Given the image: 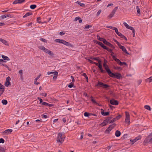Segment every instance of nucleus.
Wrapping results in <instances>:
<instances>
[{
    "instance_id": "44",
    "label": "nucleus",
    "mask_w": 152,
    "mask_h": 152,
    "mask_svg": "<svg viewBox=\"0 0 152 152\" xmlns=\"http://www.w3.org/2000/svg\"><path fill=\"white\" fill-rule=\"evenodd\" d=\"M38 47L40 49L42 50L43 51H44V50L45 48V47H44V46H38Z\"/></svg>"
},
{
    "instance_id": "27",
    "label": "nucleus",
    "mask_w": 152,
    "mask_h": 152,
    "mask_svg": "<svg viewBox=\"0 0 152 152\" xmlns=\"http://www.w3.org/2000/svg\"><path fill=\"white\" fill-rule=\"evenodd\" d=\"M104 84L101 82L98 81L97 86H103Z\"/></svg>"
},
{
    "instance_id": "23",
    "label": "nucleus",
    "mask_w": 152,
    "mask_h": 152,
    "mask_svg": "<svg viewBox=\"0 0 152 152\" xmlns=\"http://www.w3.org/2000/svg\"><path fill=\"white\" fill-rule=\"evenodd\" d=\"M1 57L3 58V60H4L7 61H9L10 60V59L8 57L6 56L2 55Z\"/></svg>"
},
{
    "instance_id": "28",
    "label": "nucleus",
    "mask_w": 152,
    "mask_h": 152,
    "mask_svg": "<svg viewBox=\"0 0 152 152\" xmlns=\"http://www.w3.org/2000/svg\"><path fill=\"white\" fill-rule=\"evenodd\" d=\"M97 39L99 41L103 42V41L104 40V39H105L101 38L100 37V36L99 35H98L97 36Z\"/></svg>"
},
{
    "instance_id": "58",
    "label": "nucleus",
    "mask_w": 152,
    "mask_h": 152,
    "mask_svg": "<svg viewBox=\"0 0 152 152\" xmlns=\"http://www.w3.org/2000/svg\"><path fill=\"white\" fill-rule=\"evenodd\" d=\"M101 12L102 10H99L97 13L96 16H98L100 15Z\"/></svg>"
},
{
    "instance_id": "59",
    "label": "nucleus",
    "mask_w": 152,
    "mask_h": 152,
    "mask_svg": "<svg viewBox=\"0 0 152 152\" xmlns=\"http://www.w3.org/2000/svg\"><path fill=\"white\" fill-rule=\"evenodd\" d=\"M40 17H38L37 19V21L38 23H40L41 22L40 21Z\"/></svg>"
},
{
    "instance_id": "37",
    "label": "nucleus",
    "mask_w": 152,
    "mask_h": 152,
    "mask_svg": "<svg viewBox=\"0 0 152 152\" xmlns=\"http://www.w3.org/2000/svg\"><path fill=\"white\" fill-rule=\"evenodd\" d=\"M37 7V6L35 4L31 5L30 6V8L31 9H34Z\"/></svg>"
},
{
    "instance_id": "49",
    "label": "nucleus",
    "mask_w": 152,
    "mask_h": 152,
    "mask_svg": "<svg viewBox=\"0 0 152 152\" xmlns=\"http://www.w3.org/2000/svg\"><path fill=\"white\" fill-rule=\"evenodd\" d=\"M121 117V115H118L116 116L115 118L116 119V120H119Z\"/></svg>"
},
{
    "instance_id": "47",
    "label": "nucleus",
    "mask_w": 152,
    "mask_h": 152,
    "mask_svg": "<svg viewBox=\"0 0 152 152\" xmlns=\"http://www.w3.org/2000/svg\"><path fill=\"white\" fill-rule=\"evenodd\" d=\"M4 86L1 83H0V89L4 90Z\"/></svg>"
},
{
    "instance_id": "30",
    "label": "nucleus",
    "mask_w": 152,
    "mask_h": 152,
    "mask_svg": "<svg viewBox=\"0 0 152 152\" xmlns=\"http://www.w3.org/2000/svg\"><path fill=\"white\" fill-rule=\"evenodd\" d=\"M104 49H105L108 51L110 53H111L112 52V50L111 49H110L108 48L106 46Z\"/></svg>"
},
{
    "instance_id": "50",
    "label": "nucleus",
    "mask_w": 152,
    "mask_h": 152,
    "mask_svg": "<svg viewBox=\"0 0 152 152\" xmlns=\"http://www.w3.org/2000/svg\"><path fill=\"white\" fill-rule=\"evenodd\" d=\"M110 86L107 84H104L103 85V87L105 88H107L110 87Z\"/></svg>"
},
{
    "instance_id": "21",
    "label": "nucleus",
    "mask_w": 152,
    "mask_h": 152,
    "mask_svg": "<svg viewBox=\"0 0 152 152\" xmlns=\"http://www.w3.org/2000/svg\"><path fill=\"white\" fill-rule=\"evenodd\" d=\"M121 135V133L119 131L117 130L115 133V135L117 137H119Z\"/></svg>"
},
{
    "instance_id": "9",
    "label": "nucleus",
    "mask_w": 152,
    "mask_h": 152,
    "mask_svg": "<svg viewBox=\"0 0 152 152\" xmlns=\"http://www.w3.org/2000/svg\"><path fill=\"white\" fill-rule=\"evenodd\" d=\"M101 112L102 115L104 116L108 115L110 113L109 112H104V110L102 109H101Z\"/></svg>"
},
{
    "instance_id": "14",
    "label": "nucleus",
    "mask_w": 152,
    "mask_h": 152,
    "mask_svg": "<svg viewBox=\"0 0 152 152\" xmlns=\"http://www.w3.org/2000/svg\"><path fill=\"white\" fill-rule=\"evenodd\" d=\"M43 51L45 53H48L50 55H51L53 54V53L51 51H50L48 49H46L45 48Z\"/></svg>"
},
{
    "instance_id": "6",
    "label": "nucleus",
    "mask_w": 152,
    "mask_h": 152,
    "mask_svg": "<svg viewBox=\"0 0 152 152\" xmlns=\"http://www.w3.org/2000/svg\"><path fill=\"white\" fill-rule=\"evenodd\" d=\"M118 9V7H115L113 10V11L111 12V13L110 14V15L108 16V17L109 18H111L113 17Z\"/></svg>"
},
{
    "instance_id": "38",
    "label": "nucleus",
    "mask_w": 152,
    "mask_h": 152,
    "mask_svg": "<svg viewBox=\"0 0 152 152\" xmlns=\"http://www.w3.org/2000/svg\"><path fill=\"white\" fill-rule=\"evenodd\" d=\"M144 108L148 110H151V108L148 105H145Z\"/></svg>"
},
{
    "instance_id": "64",
    "label": "nucleus",
    "mask_w": 152,
    "mask_h": 152,
    "mask_svg": "<svg viewBox=\"0 0 152 152\" xmlns=\"http://www.w3.org/2000/svg\"><path fill=\"white\" fill-rule=\"evenodd\" d=\"M109 46L110 47L113 49L115 48V47L111 43L110 44V45Z\"/></svg>"
},
{
    "instance_id": "24",
    "label": "nucleus",
    "mask_w": 152,
    "mask_h": 152,
    "mask_svg": "<svg viewBox=\"0 0 152 152\" xmlns=\"http://www.w3.org/2000/svg\"><path fill=\"white\" fill-rule=\"evenodd\" d=\"M112 130L110 128V126H109L105 130V132L109 133Z\"/></svg>"
},
{
    "instance_id": "34",
    "label": "nucleus",
    "mask_w": 152,
    "mask_h": 152,
    "mask_svg": "<svg viewBox=\"0 0 152 152\" xmlns=\"http://www.w3.org/2000/svg\"><path fill=\"white\" fill-rule=\"evenodd\" d=\"M136 9L137 10V13L139 15H140V10L139 7L138 6H137Z\"/></svg>"
},
{
    "instance_id": "26",
    "label": "nucleus",
    "mask_w": 152,
    "mask_h": 152,
    "mask_svg": "<svg viewBox=\"0 0 152 152\" xmlns=\"http://www.w3.org/2000/svg\"><path fill=\"white\" fill-rule=\"evenodd\" d=\"M32 15V13H31V12H27L25 15H24L23 16V18H25V17H27L29 15Z\"/></svg>"
},
{
    "instance_id": "12",
    "label": "nucleus",
    "mask_w": 152,
    "mask_h": 152,
    "mask_svg": "<svg viewBox=\"0 0 152 152\" xmlns=\"http://www.w3.org/2000/svg\"><path fill=\"white\" fill-rule=\"evenodd\" d=\"M12 131V129H7L5 130L3 133L6 135H8L10 134Z\"/></svg>"
},
{
    "instance_id": "33",
    "label": "nucleus",
    "mask_w": 152,
    "mask_h": 152,
    "mask_svg": "<svg viewBox=\"0 0 152 152\" xmlns=\"http://www.w3.org/2000/svg\"><path fill=\"white\" fill-rule=\"evenodd\" d=\"M92 27V26L90 25H86L84 27V29H88L89 28Z\"/></svg>"
},
{
    "instance_id": "53",
    "label": "nucleus",
    "mask_w": 152,
    "mask_h": 152,
    "mask_svg": "<svg viewBox=\"0 0 152 152\" xmlns=\"http://www.w3.org/2000/svg\"><path fill=\"white\" fill-rule=\"evenodd\" d=\"M74 83H72V82L68 86V87L70 88H72L73 86Z\"/></svg>"
},
{
    "instance_id": "11",
    "label": "nucleus",
    "mask_w": 152,
    "mask_h": 152,
    "mask_svg": "<svg viewBox=\"0 0 152 152\" xmlns=\"http://www.w3.org/2000/svg\"><path fill=\"white\" fill-rule=\"evenodd\" d=\"M110 102L111 104H118V102L117 101L115 100V99H113L111 100H110Z\"/></svg>"
},
{
    "instance_id": "7",
    "label": "nucleus",
    "mask_w": 152,
    "mask_h": 152,
    "mask_svg": "<svg viewBox=\"0 0 152 152\" xmlns=\"http://www.w3.org/2000/svg\"><path fill=\"white\" fill-rule=\"evenodd\" d=\"M11 80L10 77H8L6 80V82L5 83V86L7 87L8 86L10 85V80Z\"/></svg>"
},
{
    "instance_id": "2",
    "label": "nucleus",
    "mask_w": 152,
    "mask_h": 152,
    "mask_svg": "<svg viewBox=\"0 0 152 152\" xmlns=\"http://www.w3.org/2000/svg\"><path fill=\"white\" fill-rule=\"evenodd\" d=\"M152 134L150 133V135L146 137L143 142V144L146 145L149 143H151L152 142Z\"/></svg>"
},
{
    "instance_id": "36",
    "label": "nucleus",
    "mask_w": 152,
    "mask_h": 152,
    "mask_svg": "<svg viewBox=\"0 0 152 152\" xmlns=\"http://www.w3.org/2000/svg\"><path fill=\"white\" fill-rule=\"evenodd\" d=\"M1 102L3 104H7V101L5 99H3L2 100Z\"/></svg>"
},
{
    "instance_id": "52",
    "label": "nucleus",
    "mask_w": 152,
    "mask_h": 152,
    "mask_svg": "<svg viewBox=\"0 0 152 152\" xmlns=\"http://www.w3.org/2000/svg\"><path fill=\"white\" fill-rule=\"evenodd\" d=\"M56 71L55 72H47V74L48 75H50L51 74H53L54 75V74H55Z\"/></svg>"
},
{
    "instance_id": "48",
    "label": "nucleus",
    "mask_w": 152,
    "mask_h": 152,
    "mask_svg": "<svg viewBox=\"0 0 152 152\" xmlns=\"http://www.w3.org/2000/svg\"><path fill=\"white\" fill-rule=\"evenodd\" d=\"M2 65L3 66H5L6 68H7L10 71L11 69H10L9 67L7 65L5 64H2Z\"/></svg>"
},
{
    "instance_id": "20",
    "label": "nucleus",
    "mask_w": 152,
    "mask_h": 152,
    "mask_svg": "<svg viewBox=\"0 0 152 152\" xmlns=\"http://www.w3.org/2000/svg\"><path fill=\"white\" fill-rule=\"evenodd\" d=\"M11 15L10 14L6 15H3L1 16V19H3L7 17H11Z\"/></svg>"
},
{
    "instance_id": "61",
    "label": "nucleus",
    "mask_w": 152,
    "mask_h": 152,
    "mask_svg": "<svg viewBox=\"0 0 152 152\" xmlns=\"http://www.w3.org/2000/svg\"><path fill=\"white\" fill-rule=\"evenodd\" d=\"M71 79H72V83H74L75 82V79H74L73 76H71Z\"/></svg>"
},
{
    "instance_id": "5",
    "label": "nucleus",
    "mask_w": 152,
    "mask_h": 152,
    "mask_svg": "<svg viewBox=\"0 0 152 152\" xmlns=\"http://www.w3.org/2000/svg\"><path fill=\"white\" fill-rule=\"evenodd\" d=\"M103 66L104 68L106 70V72H107L108 75L111 73V71L109 68L107 64L106 63H104L103 64Z\"/></svg>"
},
{
    "instance_id": "16",
    "label": "nucleus",
    "mask_w": 152,
    "mask_h": 152,
    "mask_svg": "<svg viewBox=\"0 0 152 152\" xmlns=\"http://www.w3.org/2000/svg\"><path fill=\"white\" fill-rule=\"evenodd\" d=\"M118 64L120 65L121 66H123L124 65H127V64L125 62H122L120 60L118 59L117 62Z\"/></svg>"
},
{
    "instance_id": "25",
    "label": "nucleus",
    "mask_w": 152,
    "mask_h": 152,
    "mask_svg": "<svg viewBox=\"0 0 152 152\" xmlns=\"http://www.w3.org/2000/svg\"><path fill=\"white\" fill-rule=\"evenodd\" d=\"M152 77H151L148 79L146 80V82L150 83L152 81Z\"/></svg>"
},
{
    "instance_id": "35",
    "label": "nucleus",
    "mask_w": 152,
    "mask_h": 152,
    "mask_svg": "<svg viewBox=\"0 0 152 152\" xmlns=\"http://www.w3.org/2000/svg\"><path fill=\"white\" fill-rule=\"evenodd\" d=\"M91 101H92V103L93 104H97V103L95 101V100L93 98L91 97Z\"/></svg>"
},
{
    "instance_id": "3",
    "label": "nucleus",
    "mask_w": 152,
    "mask_h": 152,
    "mask_svg": "<svg viewBox=\"0 0 152 152\" xmlns=\"http://www.w3.org/2000/svg\"><path fill=\"white\" fill-rule=\"evenodd\" d=\"M108 75L112 77L116 78L117 79H120L121 77L122 76L120 73H117L116 74L113 73L111 72Z\"/></svg>"
},
{
    "instance_id": "62",
    "label": "nucleus",
    "mask_w": 152,
    "mask_h": 152,
    "mask_svg": "<svg viewBox=\"0 0 152 152\" xmlns=\"http://www.w3.org/2000/svg\"><path fill=\"white\" fill-rule=\"evenodd\" d=\"M78 4L81 7H84L85 6V4H84L80 3V2H78Z\"/></svg>"
},
{
    "instance_id": "1",
    "label": "nucleus",
    "mask_w": 152,
    "mask_h": 152,
    "mask_svg": "<svg viewBox=\"0 0 152 152\" xmlns=\"http://www.w3.org/2000/svg\"><path fill=\"white\" fill-rule=\"evenodd\" d=\"M65 137L63 135V134L61 132H60L58 134L56 140L57 142L59 144H61L64 142Z\"/></svg>"
},
{
    "instance_id": "46",
    "label": "nucleus",
    "mask_w": 152,
    "mask_h": 152,
    "mask_svg": "<svg viewBox=\"0 0 152 152\" xmlns=\"http://www.w3.org/2000/svg\"><path fill=\"white\" fill-rule=\"evenodd\" d=\"M40 40L42 42H47V40H46L45 39H43L42 38H41L40 39Z\"/></svg>"
},
{
    "instance_id": "8",
    "label": "nucleus",
    "mask_w": 152,
    "mask_h": 152,
    "mask_svg": "<svg viewBox=\"0 0 152 152\" xmlns=\"http://www.w3.org/2000/svg\"><path fill=\"white\" fill-rule=\"evenodd\" d=\"M141 138V136H138L136 137L135 139L133 140H130V141L131 142H132V144L134 143L137 140H140Z\"/></svg>"
},
{
    "instance_id": "29",
    "label": "nucleus",
    "mask_w": 152,
    "mask_h": 152,
    "mask_svg": "<svg viewBox=\"0 0 152 152\" xmlns=\"http://www.w3.org/2000/svg\"><path fill=\"white\" fill-rule=\"evenodd\" d=\"M99 45L101 46L104 49V48L106 47L102 42H98Z\"/></svg>"
},
{
    "instance_id": "63",
    "label": "nucleus",
    "mask_w": 152,
    "mask_h": 152,
    "mask_svg": "<svg viewBox=\"0 0 152 152\" xmlns=\"http://www.w3.org/2000/svg\"><path fill=\"white\" fill-rule=\"evenodd\" d=\"M41 75H39L34 80H37L40 77Z\"/></svg>"
},
{
    "instance_id": "10",
    "label": "nucleus",
    "mask_w": 152,
    "mask_h": 152,
    "mask_svg": "<svg viewBox=\"0 0 152 152\" xmlns=\"http://www.w3.org/2000/svg\"><path fill=\"white\" fill-rule=\"evenodd\" d=\"M25 1V0H15L13 2V4H21Z\"/></svg>"
},
{
    "instance_id": "43",
    "label": "nucleus",
    "mask_w": 152,
    "mask_h": 152,
    "mask_svg": "<svg viewBox=\"0 0 152 152\" xmlns=\"http://www.w3.org/2000/svg\"><path fill=\"white\" fill-rule=\"evenodd\" d=\"M112 118V117H109L107 118L106 120L109 123L111 119Z\"/></svg>"
},
{
    "instance_id": "19",
    "label": "nucleus",
    "mask_w": 152,
    "mask_h": 152,
    "mask_svg": "<svg viewBox=\"0 0 152 152\" xmlns=\"http://www.w3.org/2000/svg\"><path fill=\"white\" fill-rule=\"evenodd\" d=\"M115 32L121 38L122 36L123 35L121 33L119 32L118 31V29L117 28H116L115 30Z\"/></svg>"
},
{
    "instance_id": "15",
    "label": "nucleus",
    "mask_w": 152,
    "mask_h": 152,
    "mask_svg": "<svg viewBox=\"0 0 152 152\" xmlns=\"http://www.w3.org/2000/svg\"><path fill=\"white\" fill-rule=\"evenodd\" d=\"M109 123L106 119L104 120L103 122L100 125L101 126H105L107 124Z\"/></svg>"
},
{
    "instance_id": "13",
    "label": "nucleus",
    "mask_w": 152,
    "mask_h": 152,
    "mask_svg": "<svg viewBox=\"0 0 152 152\" xmlns=\"http://www.w3.org/2000/svg\"><path fill=\"white\" fill-rule=\"evenodd\" d=\"M99 69L100 70L101 73H106V71L103 69L102 66L101 64H99L98 66Z\"/></svg>"
},
{
    "instance_id": "4",
    "label": "nucleus",
    "mask_w": 152,
    "mask_h": 152,
    "mask_svg": "<svg viewBox=\"0 0 152 152\" xmlns=\"http://www.w3.org/2000/svg\"><path fill=\"white\" fill-rule=\"evenodd\" d=\"M126 118L125 120V122L127 124H130V118L129 113L127 112H125Z\"/></svg>"
},
{
    "instance_id": "39",
    "label": "nucleus",
    "mask_w": 152,
    "mask_h": 152,
    "mask_svg": "<svg viewBox=\"0 0 152 152\" xmlns=\"http://www.w3.org/2000/svg\"><path fill=\"white\" fill-rule=\"evenodd\" d=\"M116 125L115 123H114L110 125L109 126H110V128L112 129Z\"/></svg>"
},
{
    "instance_id": "57",
    "label": "nucleus",
    "mask_w": 152,
    "mask_h": 152,
    "mask_svg": "<svg viewBox=\"0 0 152 152\" xmlns=\"http://www.w3.org/2000/svg\"><path fill=\"white\" fill-rule=\"evenodd\" d=\"M55 41L57 42L61 43V39H56L55 40Z\"/></svg>"
},
{
    "instance_id": "51",
    "label": "nucleus",
    "mask_w": 152,
    "mask_h": 152,
    "mask_svg": "<svg viewBox=\"0 0 152 152\" xmlns=\"http://www.w3.org/2000/svg\"><path fill=\"white\" fill-rule=\"evenodd\" d=\"M113 68L115 69H122V68L120 67L114 66Z\"/></svg>"
},
{
    "instance_id": "56",
    "label": "nucleus",
    "mask_w": 152,
    "mask_h": 152,
    "mask_svg": "<svg viewBox=\"0 0 152 152\" xmlns=\"http://www.w3.org/2000/svg\"><path fill=\"white\" fill-rule=\"evenodd\" d=\"M123 24L125 26L126 28H128L129 26L126 23L124 22L123 23Z\"/></svg>"
},
{
    "instance_id": "22",
    "label": "nucleus",
    "mask_w": 152,
    "mask_h": 152,
    "mask_svg": "<svg viewBox=\"0 0 152 152\" xmlns=\"http://www.w3.org/2000/svg\"><path fill=\"white\" fill-rule=\"evenodd\" d=\"M0 41L6 45H8L7 42L2 38H0Z\"/></svg>"
},
{
    "instance_id": "32",
    "label": "nucleus",
    "mask_w": 152,
    "mask_h": 152,
    "mask_svg": "<svg viewBox=\"0 0 152 152\" xmlns=\"http://www.w3.org/2000/svg\"><path fill=\"white\" fill-rule=\"evenodd\" d=\"M84 115L85 117H89V116L91 115V113L87 112H85L84 114Z\"/></svg>"
},
{
    "instance_id": "60",
    "label": "nucleus",
    "mask_w": 152,
    "mask_h": 152,
    "mask_svg": "<svg viewBox=\"0 0 152 152\" xmlns=\"http://www.w3.org/2000/svg\"><path fill=\"white\" fill-rule=\"evenodd\" d=\"M127 28L130 29V30H132V31H133V30H134V28L133 27H131V26H129V27Z\"/></svg>"
},
{
    "instance_id": "45",
    "label": "nucleus",
    "mask_w": 152,
    "mask_h": 152,
    "mask_svg": "<svg viewBox=\"0 0 152 152\" xmlns=\"http://www.w3.org/2000/svg\"><path fill=\"white\" fill-rule=\"evenodd\" d=\"M112 58L116 62L119 59L117 58H116L115 56H112Z\"/></svg>"
},
{
    "instance_id": "18",
    "label": "nucleus",
    "mask_w": 152,
    "mask_h": 152,
    "mask_svg": "<svg viewBox=\"0 0 152 152\" xmlns=\"http://www.w3.org/2000/svg\"><path fill=\"white\" fill-rule=\"evenodd\" d=\"M64 45H65L68 46L72 48L73 47V46L72 44H71L70 43H69V42H67L66 41H65L64 43Z\"/></svg>"
},
{
    "instance_id": "54",
    "label": "nucleus",
    "mask_w": 152,
    "mask_h": 152,
    "mask_svg": "<svg viewBox=\"0 0 152 152\" xmlns=\"http://www.w3.org/2000/svg\"><path fill=\"white\" fill-rule=\"evenodd\" d=\"M4 140L3 138L0 139V143H4Z\"/></svg>"
},
{
    "instance_id": "41",
    "label": "nucleus",
    "mask_w": 152,
    "mask_h": 152,
    "mask_svg": "<svg viewBox=\"0 0 152 152\" xmlns=\"http://www.w3.org/2000/svg\"><path fill=\"white\" fill-rule=\"evenodd\" d=\"M116 121V119L115 118H114L112 120H111L109 122V123L110 124L113 123Z\"/></svg>"
},
{
    "instance_id": "40",
    "label": "nucleus",
    "mask_w": 152,
    "mask_h": 152,
    "mask_svg": "<svg viewBox=\"0 0 152 152\" xmlns=\"http://www.w3.org/2000/svg\"><path fill=\"white\" fill-rule=\"evenodd\" d=\"M19 73L20 75V77L23 78V70H20L19 71Z\"/></svg>"
},
{
    "instance_id": "55",
    "label": "nucleus",
    "mask_w": 152,
    "mask_h": 152,
    "mask_svg": "<svg viewBox=\"0 0 152 152\" xmlns=\"http://www.w3.org/2000/svg\"><path fill=\"white\" fill-rule=\"evenodd\" d=\"M4 90L0 89V96L3 93Z\"/></svg>"
},
{
    "instance_id": "42",
    "label": "nucleus",
    "mask_w": 152,
    "mask_h": 152,
    "mask_svg": "<svg viewBox=\"0 0 152 152\" xmlns=\"http://www.w3.org/2000/svg\"><path fill=\"white\" fill-rule=\"evenodd\" d=\"M107 28H110V29H112L115 30L116 28H115V27H113L111 26H107Z\"/></svg>"
},
{
    "instance_id": "31",
    "label": "nucleus",
    "mask_w": 152,
    "mask_h": 152,
    "mask_svg": "<svg viewBox=\"0 0 152 152\" xmlns=\"http://www.w3.org/2000/svg\"><path fill=\"white\" fill-rule=\"evenodd\" d=\"M58 72L56 71L55 74H54V75L53 77V79H56L57 78V75H58Z\"/></svg>"
},
{
    "instance_id": "17",
    "label": "nucleus",
    "mask_w": 152,
    "mask_h": 152,
    "mask_svg": "<svg viewBox=\"0 0 152 152\" xmlns=\"http://www.w3.org/2000/svg\"><path fill=\"white\" fill-rule=\"evenodd\" d=\"M120 48L122 49V51L124 52H125L126 54H129V53H128L126 50L124 46H121Z\"/></svg>"
}]
</instances>
